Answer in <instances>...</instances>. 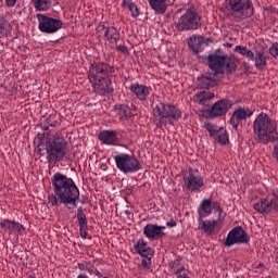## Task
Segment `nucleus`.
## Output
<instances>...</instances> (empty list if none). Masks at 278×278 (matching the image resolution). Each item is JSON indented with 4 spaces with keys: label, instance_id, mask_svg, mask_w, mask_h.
Here are the masks:
<instances>
[{
    "label": "nucleus",
    "instance_id": "f257e3e1",
    "mask_svg": "<svg viewBox=\"0 0 278 278\" xmlns=\"http://www.w3.org/2000/svg\"><path fill=\"white\" fill-rule=\"evenodd\" d=\"M207 62L208 68H211L213 73H206L199 78L201 88L216 86V84H218V75H223L225 71H227V73H235L236 68H238L236 56L223 54L220 50L208 54Z\"/></svg>",
    "mask_w": 278,
    "mask_h": 278
},
{
    "label": "nucleus",
    "instance_id": "f03ea898",
    "mask_svg": "<svg viewBox=\"0 0 278 278\" xmlns=\"http://www.w3.org/2000/svg\"><path fill=\"white\" fill-rule=\"evenodd\" d=\"M52 186L56 197L61 199V203L67 210L77 207L79 204V188H77L72 178L64 176V174L55 173L52 177Z\"/></svg>",
    "mask_w": 278,
    "mask_h": 278
},
{
    "label": "nucleus",
    "instance_id": "7ed1b4c3",
    "mask_svg": "<svg viewBox=\"0 0 278 278\" xmlns=\"http://www.w3.org/2000/svg\"><path fill=\"white\" fill-rule=\"evenodd\" d=\"M254 135L264 144L277 139V123L264 112L260 113L253 124Z\"/></svg>",
    "mask_w": 278,
    "mask_h": 278
},
{
    "label": "nucleus",
    "instance_id": "20e7f679",
    "mask_svg": "<svg viewBox=\"0 0 278 278\" xmlns=\"http://www.w3.org/2000/svg\"><path fill=\"white\" fill-rule=\"evenodd\" d=\"M66 149H68V144L64 137H52L46 141V160H48L49 164L62 162L66 157Z\"/></svg>",
    "mask_w": 278,
    "mask_h": 278
},
{
    "label": "nucleus",
    "instance_id": "39448f33",
    "mask_svg": "<svg viewBox=\"0 0 278 278\" xmlns=\"http://www.w3.org/2000/svg\"><path fill=\"white\" fill-rule=\"evenodd\" d=\"M113 160L116 164L117 170L119 173H124V175H131L134 173H138L142 166L140 165V161L136 155H131L128 153H119L113 156Z\"/></svg>",
    "mask_w": 278,
    "mask_h": 278
},
{
    "label": "nucleus",
    "instance_id": "423d86ee",
    "mask_svg": "<svg viewBox=\"0 0 278 278\" xmlns=\"http://www.w3.org/2000/svg\"><path fill=\"white\" fill-rule=\"evenodd\" d=\"M227 10L233 18L244 21L253 16V2L251 0H227Z\"/></svg>",
    "mask_w": 278,
    "mask_h": 278
},
{
    "label": "nucleus",
    "instance_id": "0eeeda50",
    "mask_svg": "<svg viewBox=\"0 0 278 278\" xmlns=\"http://www.w3.org/2000/svg\"><path fill=\"white\" fill-rule=\"evenodd\" d=\"M38 29L41 34H58L64 23L60 18H53L42 13L37 14Z\"/></svg>",
    "mask_w": 278,
    "mask_h": 278
},
{
    "label": "nucleus",
    "instance_id": "6e6552de",
    "mask_svg": "<svg viewBox=\"0 0 278 278\" xmlns=\"http://www.w3.org/2000/svg\"><path fill=\"white\" fill-rule=\"evenodd\" d=\"M153 116L161 125L175 124V106L170 104L159 103L153 108Z\"/></svg>",
    "mask_w": 278,
    "mask_h": 278
},
{
    "label": "nucleus",
    "instance_id": "1a4fd4ad",
    "mask_svg": "<svg viewBox=\"0 0 278 278\" xmlns=\"http://www.w3.org/2000/svg\"><path fill=\"white\" fill-rule=\"evenodd\" d=\"M254 210L258 214H270V212L278 213V190H273L266 198H262L254 203Z\"/></svg>",
    "mask_w": 278,
    "mask_h": 278
},
{
    "label": "nucleus",
    "instance_id": "9d476101",
    "mask_svg": "<svg viewBox=\"0 0 278 278\" xmlns=\"http://www.w3.org/2000/svg\"><path fill=\"white\" fill-rule=\"evenodd\" d=\"M185 186L189 192H201V188L205 186L203 176L195 169H188L182 172Z\"/></svg>",
    "mask_w": 278,
    "mask_h": 278
},
{
    "label": "nucleus",
    "instance_id": "9b49d317",
    "mask_svg": "<svg viewBox=\"0 0 278 278\" xmlns=\"http://www.w3.org/2000/svg\"><path fill=\"white\" fill-rule=\"evenodd\" d=\"M105 77H114V68L106 63H93L89 67L88 78L90 81H97Z\"/></svg>",
    "mask_w": 278,
    "mask_h": 278
},
{
    "label": "nucleus",
    "instance_id": "f8f14e48",
    "mask_svg": "<svg viewBox=\"0 0 278 278\" xmlns=\"http://www.w3.org/2000/svg\"><path fill=\"white\" fill-rule=\"evenodd\" d=\"M199 25H201V17H199V14L193 11H187L178 20L176 27L179 31H189L190 29H199Z\"/></svg>",
    "mask_w": 278,
    "mask_h": 278
},
{
    "label": "nucleus",
    "instance_id": "ddd939ff",
    "mask_svg": "<svg viewBox=\"0 0 278 278\" xmlns=\"http://www.w3.org/2000/svg\"><path fill=\"white\" fill-rule=\"evenodd\" d=\"M249 235L242 229V227H235L231 231L228 232L225 240L226 247H233V244H249Z\"/></svg>",
    "mask_w": 278,
    "mask_h": 278
},
{
    "label": "nucleus",
    "instance_id": "4468645a",
    "mask_svg": "<svg viewBox=\"0 0 278 278\" xmlns=\"http://www.w3.org/2000/svg\"><path fill=\"white\" fill-rule=\"evenodd\" d=\"M94 92L100 97H110L114 94V87H112V77L99 78L98 80H91Z\"/></svg>",
    "mask_w": 278,
    "mask_h": 278
},
{
    "label": "nucleus",
    "instance_id": "2eb2a0df",
    "mask_svg": "<svg viewBox=\"0 0 278 278\" xmlns=\"http://www.w3.org/2000/svg\"><path fill=\"white\" fill-rule=\"evenodd\" d=\"M204 129H206L210 136L219 144H227V142H229V132H227L225 128L218 127L212 123H205Z\"/></svg>",
    "mask_w": 278,
    "mask_h": 278
},
{
    "label": "nucleus",
    "instance_id": "dca6fc26",
    "mask_svg": "<svg viewBox=\"0 0 278 278\" xmlns=\"http://www.w3.org/2000/svg\"><path fill=\"white\" fill-rule=\"evenodd\" d=\"M253 116V111L249 108H238L233 111L230 117V125L233 131H238V127L242 125L243 121L251 118Z\"/></svg>",
    "mask_w": 278,
    "mask_h": 278
},
{
    "label": "nucleus",
    "instance_id": "f3484780",
    "mask_svg": "<svg viewBox=\"0 0 278 278\" xmlns=\"http://www.w3.org/2000/svg\"><path fill=\"white\" fill-rule=\"evenodd\" d=\"M129 90L139 101H147V99H149V96L151 94V87H148L147 85H142L140 83L131 84Z\"/></svg>",
    "mask_w": 278,
    "mask_h": 278
},
{
    "label": "nucleus",
    "instance_id": "a211bd4d",
    "mask_svg": "<svg viewBox=\"0 0 278 278\" xmlns=\"http://www.w3.org/2000/svg\"><path fill=\"white\" fill-rule=\"evenodd\" d=\"M164 229H166V226L148 224L143 228V235L149 240H157V238H162V236H164Z\"/></svg>",
    "mask_w": 278,
    "mask_h": 278
},
{
    "label": "nucleus",
    "instance_id": "6ab92c4d",
    "mask_svg": "<svg viewBox=\"0 0 278 278\" xmlns=\"http://www.w3.org/2000/svg\"><path fill=\"white\" fill-rule=\"evenodd\" d=\"M231 101L225 99L215 102L211 109V116H225L231 110Z\"/></svg>",
    "mask_w": 278,
    "mask_h": 278
},
{
    "label": "nucleus",
    "instance_id": "aec40b11",
    "mask_svg": "<svg viewBox=\"0 0 278 278\" xmlns=\"http://www.w3.org/2000/svg\"><path fill=\"white\" fill-rule=\"evenodd\" d=\"M268 60H270V58L266 55L264 51L256 50L253 54V60L250 61L254 62V66L257 71H264L266 66H268Z\"/></svg>",
    "mask_w": 278,
    "mask_h": 278
},
{
    "label": "nucleus",
    "instance_id": "412c9836",
    "mask_svg": "<svg viewBox=\"0 0 278 278\" xmlns=\"http://www.w3.org/2000/svg\"><path fill=\"white\" fill-rule=\"evenodd\" d=\"M0 227L4 231H10V233H22V231H25V227H23L21 223L12 219H2Z\"/></svg>",
    "mask_w": 278,
    "mask_h": 278
},
{
    "label": "nucleus",
    "instance_id": "4be33fe9",
    "mask_svg": "<svg viewBox=\"0 0 278 278\" xmlns=\"http://www.w3.org/2000/svg\"><path fill=\"white\" fill-rule=\"evenodd\" d=\"M77 220L79 225L80 238L86 240L88 238V219H86V214L81 207L77 210Z\"/></svg>",
    "mask_w": 278,
    "mask_h": 278
},
{
    "label": "nucleus",
    "instance_id": "5701e85b",
    "mask_svg": "<svg viewBox=\"0 0 278 278\" xmlns=\"http://www.w3.org/2000/svg\"><path fill=\"white\" fill-rule=\"evenodd\" d=\"M78 269L83 273H88L89 275H94L98 278H103V274L92 264V262L83 261L78 263Z\"/></svg>",
    "mask_w": 278,
    "mask_h": 278
},
{
    "label": "nucleus",
    "instance_id": "b1692460",
    "mask_svg": "<svg viewBox=\"0 0 278 278\" xmlns=\"http://www.w3.org/2000/svg\"><path fill=\"white\" fill-rule=\"evenodd\" d=\"M218 225V220H203V218L199 219V229L203 231L206 236H212L214 233V229H216V226Z\"/></svg>",
    "mask_w": 278,
    "mask_h": 278
},
{
    "label": "nucleus",
    "instance_id": "393cba45",
    "mask_svg": "<svg viewBox=\"0 0 278 278\" xmlns=\"http://www.w3.org/2000/svg\"><path fill=\"white\" fill-rule=\"evenodd\" d=\"M135 251L141 257H153V250L149 247V243L144 242V240H139L135 245Z\"/></svg>",
    "mask_w": 278,
    "mask_h": 278
},
{
    "label": "nucleus",
    "instance_id": "a878e982",
    "mask_svg": "<svg viewBox=\"0 0 278 278\" xmlns=\"http://www.w3.org/2000/svg\"><path fill=\"white\" fill-rule=\"evenodd\" d=\"M212 99H214V92L207 90L201 91L193 97V101L198 105H210Z\"/></svg>",
    "mask_w": 278,
    "mask_h": 278
},
{
    "label": "nucleus",
    "instance_id": "bb28decb",
    "mask_svg": "<svg viewBox=\"0 0 278 278\" xmlns=\"http://www.w3.org/2000/svg\"><path fill=\"white\" fill-rule=\"evenodd\" d=\"M98 138L100 142H103V144H109V146L116 144V140H118L116 132L112 130H104L100 132Z\"/></svg>",
    "mask_w": 278,
    "mask_h": 278
},
{
    "label": "nucleus",
    "instance_id": "cd10ccee",
    "mask_svg": "<svg viewBox=\"0 0 278 278\" xmlns=\"http://www.w3.org/2000/svg\"><path fill=\"white\" fill-rule=\"evenodd\" d=\"M205 43V40H203V36L201 35H192L189 38L188 46L194 53H199Z\"/></svg>",
    "mask_w": 278,
    "mask_h": 278
},
{
    "label": "nucleus",
    "instance_id": "c85d7f7f",
    "mask_svg": "<svg viewBox=\"0 0 278 278\" xmlns=\"http://www.w3.org/2000/svg\"><path fill=\"white\" fill-rule=\"evenodd\" d=\"M104 38H106L111 45H116V42L121 40V33H118V29H116L114 26L106 27V34Z\"/></svg>",
    "mask_w": 278,
    "mask_h": 278
},
{
    "label": "nucleus",
    "instance_id": "c756f323",
    "mask_svg": "<svg viewBox=\"0 0 278 278\" xmlns=\"http://www.w3.org/2000/svg\"><path fill=\"white\" fill-rule=\"evenodd\" d=\"M115 110L121 121H127L132 116L131 109L127 104H117L115 105Z\"/></svg>",
    "mask_w": 278,
    "mask_h": 278
},
{
    "label": "nucleus",
    "instance_id": "7c9ffc66",
    "mask_svg": "<svg viewBox=\"0 0 278 278\" xmlns=\"http://www.w3.org/2000/svg\"><path fill=\"white\" fill-rule=\"evenodd\" d=\"M210 214H212V200L206 199L203 200L200 205L199 216L200 218H207Z\"/></svg>",
    "mask_w": 278,
    "mask_h": 278
},
{
    "label": "nucleus",
    "instance_id": "2f4dec72",
    "mask_svg": "<svg viewBox=\"0 0 278 278\" xmlns=\"http://www.w3.org/2000/svg\"><path fill=\"white\" fill-rule=\"evenodd\" d=\"M150 8L156 11L157 14H164L166 12V0H148Z\"/></svg>",
    "mask_w": 278,
    "mask_h": 278
},
{
    "label": "nucleus",
    "instance_id": "473e14b6",
    "mask_svg": "<svg viewBox=\"0 0 278 278\" xmlns=\"http://www.w3.org/2000/svg\"><path fill=\"white\" fill-rule=\"evenodd\" d=\"M12 31V25L5 17L0 16V39L5 38Z\"/></svg>",
    "mask_w": 278,
    "mask_h": 278
},
{
    "label": "nucleus",
    "instance_id": "72a5a7b5",
    "mask_svg": "<svg viewBox=\"0 0 278 278\" xmlns=\"http://www.w3.org/2000/svg\"><path fill=\"white\" fill-rule=\"evenodd\" d=\"M37 12H47L51 8V0H31Z\"/></svg>",
    "mask_w": 278,
    "mask_h": 278
},
{
    "label": "nucleus",
    "instance_id": "f704fd0d",
    "mask_svg": "<svg viewBox=\"0 0 278 278\" xmlns=\"http://www.w3.org/2000/svg\"><path fill=\"white\" fill-rule=\"evenodd\" d=\"M123 7L128 8L132 18H138V16H140V9H138V5L131 2V0H123Z\"/></svg>",
    "mask_w": 278,
    "mask_h": 278
},
{
    "label": "nucleus",
    "instance_id": "c9c22d12",
    "mask_svg": "<svg viewBox=\"0 0 278 278\" xmlns=\"http://www.w3.org/2000/svg\"><path fill=\"white\" fill-rule=\"evenodd\" d=\"M235 51L250 61L253 60V51L244 46H236Z\"/></svg>",
    "mask_w": 278,
    "mask_h": 278
},
{
    "label": "nucleus",
    "instance_id": "e433bc0d",
    "mask_svg": "<svg viewBox=\"0 0 278 278\" xmlns=\"http://www.w3.org/2000/svg\"><path fill=\"white\" fill-rule=\"evenodd\" d=\"M48 202L52 205V207H58L60 203H62V200L58 194L50 193L48 194Z\"/></svg>",
    "mask_w": 278,
    "mask_h": 278
},
{
    "label": "nucleus",
    "instance_id": "4c0bfd02",
    "mask_svg": "<svg viewBox=\"0 0 278 278\" xmlns=\"http://www.w3.org/2000/svg\"><path fill=\"white\" fill-rule=\"evenodd\" d=\"M96 30H97L99 38H105V34L108 31L105 24H99Z\"/></svg>",
    "mask_w": 278,
    "mask_h": 278
},
{
    "label": "nucleus",
    "instance_id": "58836bf2",
    "mask_svg": "<svg viewBox=\"0 0 278 278\" xmlns=\"http://www.w3.org/2000/svg\"><path fill=\"white\" fill-rule=\"evenodd\" d=\"M115 49L116 51H119V53H123V55H129V48L125 45H118Z\"/></svg>",
    "mask_w": 278,
    "mask_h": 278
},
{
    "label": "nucleus",
    "instance_id": "ea45409f",
    "mask_svg": "<svg viewBox=\"0 0 278 278\" xmlns=\"http://www.w3.org/2000/svg\"><path fill=\"white\" fill-rule=\"evenodd\" d=\"M269 54L273 56V58H278V43L275 42L270 46L269 48Z\"/></svg>",
    "mask_w": 278,
    "mask_h": 278
},
{
    "label": "nucleus",
    "instance_id": "a19ab883",
    "mask_svg": "<svg viewBox=\"0 0 278 278\" xmlns=\"http://www.w3.org/2000/svg\"><path fill=\"white\" fill-rule=\"evenodd\" d=\"M177 278H190L188 277V269L181 268L176 271Z\"/></svg>",
    "mask_w": 278,
    "mask_h": 278
},
{
    "label": "nucleus",
    "instance_id": "79ce46f5",
    "mask_svg": "<svg viewBox=\"0 0 278 278\" xmlns=\"http://www.w3.org/2000/svg\"><path fill=\"white\" fill-rule=\"evenodd\" d=\"M151 258L152 257H144L142 260V267L144 268V270H149V268H151Z\"/></svg>",
    "mask_w": 278,
    "mask_h": 278
},
{
    "label": "nucleus",
    "instance_id": "37998d69",
    "mask_svg": "<svg viewBox=\"0 0 278 278\" xmlns=\"http://www.w3.org/2000/svg\"><path fill=\"white\" fill-rule=\"evenodd\" d=\"M5 1L9 8H14L16 5V0H5Z\"/></svg>",
    "mask_w": 278,
    "mask_h": 278
},
{
    "label": "nucleus",
    "instance_id": "c03bdc74",
    "mask_svg": "<svg viewBox=\"0 0 278 278\" xmlns=\"http://www.w3.org/2000/svg\"><path fill=\"white\" fill-rule=\"evenodd\" d=\"M274 157L278 162V143L276 146H274Z\"/></svg>",
    "mask_w": 278,
    "mask_h": 278
},
{
    "label": "nucleus",
    "instance_id": "a18cd8bd",
    "mask_svg": "<svg viewBox=\"0 0 278 278\" xmlns=\"http://www.w3.org/2000/svg\"><path fill=\"white\" fill-rule=\"evenodd\" d=\"M167 227H175V219L167 222Z\"/></svg>",
    "mask_w": 278,
    "mask_h": 278
},
{
    "label": "nucleus",
    "instance_id": "49530a36",
    "mask_svg": "<svg viewBox=\"0 0 278 278\" xmlns=\"http://www.w3.org/2000/svg\"><path fill=\"white\" fill-rule=\"evenodd\" d=\"M125 214H126L127 216H129V215L131 214V211L126 210V211H125Z\"/></svg>",
    "mask_w": 278,
    "mask_h": 278
},
{
    "label": "nucleus",
    "instance_id": "de8ad7c7",
    "mask_svg": "<svg viewBox=\"0 0 278 278\" xmlns=\"http://www.w3.org/2000/svg\"><path fill=\"white\" fill-rule=\"evenodd\" d=\"M175 114H176V116H180L181 115V113L180 112H175Z\"/></svg>",
    "mask_w": 278,
    "mask_h": 278
}]
</instances>
